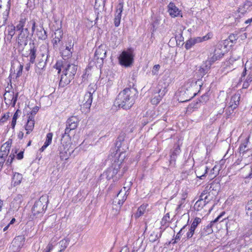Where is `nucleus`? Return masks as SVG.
<instances>
[{
  "label": "nucleus",
  "mask_w": 252,
  "mask_h": 252,
  "mask_svg": "<svg viewBox=\"0 0 252 252\" xmlns=\"http://www.w3.org/2000/svg\"><path fill=\"white\" fill-rule=\"evenodd\" d=\"M137 94V92L135 89L126 88L119 94L115 103L119 107L128 109L135 103Z\"/></svg>",
  "instance_id": "nucleus-1"
},
{
  "label": "nucleus",
  "mask_w": 252,
  "mask_h": 252,
  "mask_svg": "<svg viewBox=\"0 0 252 252\" xmlns=\"http://www.w3.org/2000/svg\"><path fill=\"white\" fill-rule=\"evenodd\" d=\"M122 163V161L120 160L114 159L112 165L108 167L101 176L103 177H105L108 180L113 179V181H118L122 176V174H118Z\"/></svg>",
  "instance_id": "nucleus-2"
},
{
  "label": "nucleus",
  "mask_w": 252,
  "mask_h": 252,
  "mask_svg": "<svg viewBox=\"0 0 252 252\" xmlns=\"http://www.w3.org/2000/svg\"><path fill=\"white\" fill-rule=\"evenodd\" d=\"M48 196L46 195L41 196L33 206L32 211V215L36 216L45 212L47 207Z\"/></svg>",
  "instance_id": "nucleus-3"
},
{
  "label": "nucleus",
  "mask_w": 252,
  "mask_h": 252,
  "mask_svg": "<svg viewBox=\"0 0 252 252\" xmlns=\"http://www.w3.org/2000/svg\"><path fill=\"white\" fill-rule=\"evenodd\" d=\"M10 0H0V19L4 24L7 18L10 8Z\"/></svg>",
  "instance_id": "nucleus-4"
},
{
  "label": "nucleus",
  "mask_w": 252,
  "mask_h": 252,
  "mask_svg": "<svg viewBox=\"0 0 252 252\" xmlns=\"http://www.w3.org/2000/svg\"><path fill=\"white\" fill-rule=\"evenodd\" d=\"M121 65L125 67L130 66L133 62V55L131 52L123 51L119 57Z\"/></svg>",
  "instance_id": "nucleus-5"
},
{
  "label": "nucleus",
  "mask_w": 252,
  "mask_h": 252,
  "mask_svg": "<svg viewBox=\"0 0 252 252\" xmlns=\"http://www.w3.org/2000/svg\"><path fill=\"white\" fill-rule=\"evenodd\" d=\"M79 119L77 116H71L66 121V128L63 138L68 137V133L71 130L75 129L78 126Z\"/></svg>",
  "instance_id": "nucleus-6"
},
{
  "label": "nucleus",
  "mask_w": 252,
  "mask_h": 252,
  "mask_svg": "<svg viewBox=\"0 0 252 252\" xmlns=\"http://www.w3.org/2000/svg\"><path fill=\"white\" fill-rule=\"evenodd\" d=\"M19 95L18 92L14 93L13 91H6L4 94V101L7 105L14 107Z\"/></svg>",
  "instance_id": "nucleus-7"
},
{
  "label": "nucleus",
  "mask_w": 252,
  "mask_h": 252,
  "mask_svg": "<svg viewBox=\"0 0 252 252\" xmlns=\"http://www.w3.org/2000/svg\"><path fill=\"white\" fill-rule=\"evenodd\" d=\"M220 216H219L213 221H211L207 225H204L201 227L199 231L198 237L202 238V239L206 236L213 233L212 225L214 223L218 221L220 219Z\"/></svg>",
  "instance_id": "nucleus-8"
},
{
  "label": "nucleus",
  "mask_w": 252,
  "mask_h": 252,
  "mask_svg": "<svg viewBox=\"0 0 252 252\" xmlns=\"http://www.w3.org/2000/svg\"><path fill=\"white\" fill-rule=\"evenodd\" d=\"M180 145L179 144H175L173 148L170 151V158L169 164L170 168L175 167L176 158L177 156L180 154Z\"/></svg>",
  "instance_id": "nucleus-9"
},
{
  "label": "nucleus",
  "mask_w": 252,
  "mask_h": 252,
  "mask_svg": "<svg viewBox=\"0 0 252 252\" xmlns=\"http://www.w3.org/2000/svg\"><path fill=\"white\" fill-rule=\"evenodd\" d=\"M63 70V73H65L74 78V76L76 73L77 66L74 64L64 63L62 66V68L59 69L58 73Z\"/></svg>",
  "instance_id": "nucleus-10"
},
{
  "label": "nucleus",
  "mask_w": 252,
  "mask_h": 252,
  "mask_svg": "<svg viewBox=\"0 0 252 252\" xmlns=\"http://www.w3.org/2000/svg\"><path fill=\"white\" fill-rule=\"evenodd\" d=\"M167 12L170 16L173 18L178 16L182 17V11L173 2H170L168 5Z\"/></svg>",
  "instance_id": "nucleus-11"
},
{
  "label": "nucleus",
  "mask_w": 252,
  "mask_h": 252,
  "mask_svg": "<svg viewBox=\"0 0 252 252\" xmlns=\"http://www.w3.org/2000/svg\"><path fill=\"white\" fill-rule=\"evenodd\" d=\"M158 92L156 93V94H158V95H156L151 100V102L153 104H158L167 92L166 87H163L160 88L159 84H158Z\"/></svg>",
  "instance_id": "nucleus-12"
},
{
  "label": "nucleus",
  "mask_w": 252,
  "mask_h": 252,
  "mask_svg": "<svg viewBox=\"0 0 252 252\" xmlns=\"http://www.w3.org/2000/svg\"><path fill=\"white\" fill-rule=\"evenodd\" d=\"M209 38V37L207 35L204 36L202 37H197L195 38H190L186 42L185 47L187 49H189L196 43H200L203 41L207 40Z\"/></svg>",
  "instance_id": "nucleus-13"
},
{
  "label": "nucleus",
  "mask_w": 252,
  "mask_h": 252,
  "mask_svg": "<svg viewBox=\"0 0 252 252\" xmlns=\"http://www.w3.org/2000/svg\"><path fill=\"white\" fill-rule=\"evenodd\" d=\"M28 31L27 29H25L24 30L21 31L17 39L18 44L22 47L26 46L28 43Z\"/></svg>",
  "instance_id": "nucleus-14"
},
{
  "label": "nucleus",
  "mask_w": 252,
  "mask_h": 252,
  "mask_svg": "<svg viewBox=\"0 0 252 252\" xmlns=\"http://www.w3.org/2000/svg\"><path fill=\"white\" fill-rule=\"evenodd\" d=\"M123 10V4L122 3H119L116 7L115 16L114 18V24L116 27H118L120 25Z\"/></svg>",
  "instance_id": "nucleus-15"
},
{
  "label": "nucleus",
  "mask_w": 252,
  "mask_h": 252,
  "mask_svg": "<svg viewBox=\"0 0 252 252\" xmlns=\"http://www.w3.org/2000/svg\"><path fill=\"white\" fill-rule=\"evenodd\" d=\"M116 147L117 149L115 155V159L117 160V158L124 153L128 147L126 143H116Z\"/></svg>",
  "instance_id": "nucleus-16"
},
{
  "label": "nucleus",
  "mask_w": 252,
  "mask_h": 252,
  "mask_svg": "<svg viewBox=\"0 0 252 252\" xmlns=\"http://www.w3.org/2000/svg\"><path fill=\"white\" fill-rule=\"evenodd\" d=\"M212 63L209 60H207L203 63L198 70V72L200 76L202 77L208 72Z\"/></svg>",
  "instance_id": "nucleus-17"
},
{
  "label": "nucleus",
  "mask_w": 252,
  "mask_h": 252,
  "mask_svg": "<svg viewBox=\"0 0 252 252\" xmlns=\"http://www.w3.org/2000/svg\"><path fill=\"white\" fill-rule=\"evenodd\" d=\"M105 47L101 45L95 50L94 54V59L96 60L100 59L101 61L106 57V51L105 49Z\"/></svg>",
  "instance_id": "nucleus-18"
},
{
  "label": "nucleus",
  "mask_w": 252,
  "mask_h": 252,
  "mask_svg": "<svg viewBox=\"0 0 252 252\" xmlns=\"http://www.w3.org/2000/svg\"><path fill=\"white\" fill-rule=\"evenodd\" d=\"M93 101V96L90 93L85 94L83 98L81 100V105H83L86 108H90Z\"/></svg>",
  "instance_id": "nucleus-19"
},
{
  "label": "nucleus",
  "mask_w": 252,
  "mask_h": 252,
  "mask_svg": "<svg viewBox=\"0 0 252 252\" xmlns=\"http://www.w3.org/2000/svg\"><path fill=\"white\" fill-rule=\"evenodd\" d=\"M224 53L221 51L220 49L217 48L215 50L213 54H211L208 59L212 63L222 58Z\"/></svg>",
  "instance_id": "nucleus-20"
},
{
  "label": "nucleus",
  "mask_w": 252,
  "mask_h": 252,
  "mask_svg": "<svg viewBox=\"0 0 252 252\" xmlns=\"http://www.w3.org/2000/svg\"><path fill=\"white\" fill-rule=\"evenodd\" d=\"M241 98V95L239 93L234 94L231 98V100L229 103V107L231 108L232 110L236 108L239 104V102Z\"/></svg>",
  "instance_id": "nucleus-21"
},
{
  "label": "nucleus",
  "mask_w": 252,
  "mask_h": 252,
  "mask_svg": "<svg viewBox=\"0 0 252 252\" xmlns=\"http://www.w3.org/2000/svg\"><path fill=\"white\" fill-rule=\"evenodd\" d=\"M248 143H242L240 145L239 148L240 153L243 154L242 161H243V163L244 164H245V165L247 164L246 161H245L246 159L245 158H243V157L244 156V154L249 152V151H250V150L251 148V146H250L248 145Z\"/></svg>",
  "instance_id": "nucleus-22"
},
{
  "label": "nucleus",
  "mask_w": 252,
  "mask_h": 252,
  "mask_svg": "<svg viewBox=\"0 0 252 252\" xmlns=\"http://www.w3.org/2000/svg\"><path fill=\"white\" fill-rule=\"evenodd\" d=\"M252 9V5L251 2L247 1L245 2L243 5L240 6L238 9V13L241 15H244L245 13L250 11Z\"/></svg>",
  "instance_id": "nucleus-23"
},
{
  "label": "nucleus",
  "mask_w": 252,
  "mask_h": 252,
  "mask_svg": "<svg viewBox=\"0 0 252 252\" xmlns=\"http://www.w3.org/2000/svg\"><path fill=\"white\" fill-rule=\"evenodd\" d=\"M200 197L201 198L206 204H208L213 200L214 195L211 192H208L207 189H205L201 193Z\"/></svg>",
  "instance_id": "nucleus-24"
},
{
  "label": "nucleus",
  "mask_w": 252,
  "mask_h": 252,
  "mask_svg": "<svg viewBox=\"0 0 252 252\" xmlns=\"http://www.w3.org/2000/svg\"><path fill=\"white\" fill-rule=\"evenodd\" d=\"M23 200V195L21 194H17L13 199V200L11 203V206H12L15 209H17L20 207Z\"/></svg>",
  "instance_id": "nucleus-25"
},
{
  "label": "nucleus",
  "mask_w": 252,
  "mask_h": 252,
  "mask_svg": "<svg viewBox=\"0 0 252 252\" xmlns=\"http://www.w3.org/2000/svg\"><path fill=\"white\" fill-rule=\"evenodd\" d=\"M12 143H4L0 147V155L7 158Z\"/></svg>",
  "instance_id": "nucleus-26"
},
{
  "label": "nucleus",
  "mask_w": 252,
  "mask_h": 252,
  "mask_svg": "<svg viewBox=\"0 0 252 252\" xmlns=\"http://www.w3.org/2000/svg\"><path fill=\"white\" fill-rule=\"evenodd\" d=\"M73 79V78L69 76L68 75H66L65 73H63V74L61 75L60 81L59 83L60 86L62 87H64L65 86L70 83Z\"/></svg>",
  "instance_id": "nucleus-27"
},
{
  "label": "nucleus",
  "mask_w": 252,
  "mask_h": 252,
  "mask_svg": "<svg viewBox=\"0 0 252 252\" xmlns=\"http://www.w3.org/2000/svg\"><path fill=\"white\" fill-rule=\"evenodd\" d=\"M208 168L206 166H200L195 170V174L197 178L203 179V177L205 176L207 173Z\"/></svg>",
  "instance_id": "nucleus-28"
},
{
  "label": "nucleus",
  "mask_w": 252,
  "mask_h": 252,
  "mask_svg": "<svg viewBox=\"0 0 252 252\" xmlns=\"http://www.w3.org/2000/svg\"><path fill=\"white\" fill-rule=\"evenodd\" d=\"M34 126V119L32 116H29L25 126V129L27 131V134H29L32 130Z\"/></svg>",
  "instance_id": "nucleus-29"
},
{
  "label": "nucleus",
  "mask_w": 252,
  "mask_h": 252,
  "mask_svg": "<svg viewBox=\"0 0 252 252\" xmlns=\"http://www.w3.org/2000/svg\"><path fill=\"white\" fill-rule=\"evenodd\" d=\"M22 179L23 176L21 174L15 172L12 178L11 184L14 187L18 186L20 184Z\"/></svg>",
  "instance_id": "nucleus-30"
},
{
  "label": "nucleus",
  "mask_w": 252,
  "mask_h": 252,
  "mask_svg": "<svg viewBox=\"0 0 252 252\" xmlns=\"http://www.w3.org/2000/svg\"><path fill=\"white\" fill-rule=\"evenodd\" d=\"M30 53L29 55V61L30 63H33L35 62V60L36 58V49L33 43L32 45L30 44Z\"/></svg>",
  "instance_id": "nucleus-31"
},
{
  "label": "nucleus",
  "mask_w": 252,
  "mask_h": 252,
  "mask_svg": "<svg viewBox=\"0 0 252 252\" xmlns=\"http://www.w3.org/2000/svg\"><path fill=\"white\" fill-rule=\"evenodd\" d=\"M55 38L53 39V43L54 45H57L63 38V32L61 30H57L55 32Z\"/></svg>",
  "instance_id": "nucleus-32"
},
{
  "label": "nucleus",
  "mask_w": 252,
  "mask_h": 252,
  "mask_svg": "<svg viewBox=\"0 0 252 252\" xmlns=\"http://www.w3.org/2000/svg\"><path fill=\"white\" fill-rule=\"evenodd\" d=\"M73 149H66V151H60V156L62 160H67L69 158V156L73 152Z\"/></svg>",
  "instance_id": "nucleus-33"
},
{
  "label": "nucleus",
  "mask_w": 252,
  "mask_h": 252,
  "mask_svg": "<svg viewBox=\"0 0 252 252\" xmlns=\"http://www.w3.org/2000/svg\"><path fill=\"white\" fill-rule=\"evenodd\" d=\"M207 204L202 200V199L199 197L198 200H197L194 205V208L195 210L198 211L201 210Z\"/></svg>",
  "instance_id": "nucleus-34"
},
{
  "label": "nucleus",
  "mask_w": 252,
  "mask_h": 252,
  "mask_svg": "<svg viewBox=\"0 0 252 252\" xmlns=\"http://www.w3.org/2000/svg\"><path fill=\"white\" fill-rule=\"evenodd\" d=\"M48 58V56L47 55L45 59L42 60V61H39L38 63L36 65V71H38L39 73H41V71L44 69L46 65V62L44 61V60L46 61Z\"/></svg>",
  "instance_id": "nucleus-35"
},
{
  "label": "nucleus",
  "mask_w": 252,
  "mask_h": 252,
  "mask_svg": "<svg viewBox=\"0 0 252 252\" xmlns=\"http://www.w3.org/2000/svg\"><path fill=\"white\" fill-rule=\"evenodd\" d=\"M36 34L38 38L42 40L46 39L47 36L45 31L42 28L37 30Z\"/></svg>",
  "instance_id": "nucleus-36"
},
{
  "label": "nucleus",
  "mask_w": 252,
  "mask_h": 252,
  "mask_svg": "<svg viewBox=\"0 0 252 252\" xmlns=\"http://www.w3.org/2000/svg\"><path fill=\"white\" fill-rule=\"evenodd\" d=\"M161 232H160V234L158 235V232L153 231L150 234V235L149 236V240L151 242H155L159 239V238L161 236Z\"/></svg>",
  "instance_id": "nucleus-37"
},
{
  "label": "nucleus",
  "mask_w": 252,
  "mask_h": 252,
  "mask_svg": "<svg viewBox=\"0 0 252 252\" xmlns=\"http://www.w3.org/2000/svg\"><path fill=\"white\" fill-rule=\"evenodd\" d=\"M15 27L13 25H8L6 28V32H7L8 35L12 38V36L15 34Z\"/></svg>",
  "instance_id": "nucleus-38"
},
{
  "label": "nucleus",
  "mask_w": 252,
  "mask_h": 252,
  "mask_svg": "<svg viewBox=\"0 0 252 252\" xmlns=\"http://www.w3.org/2000/svg\"><path fill=\"white\" fill-rule=\"evenodd\" d=\"M147 207V204H143L141 205L137 210V212L135 215L136 217L139 218L143 215L145 212Z\"/></svg>",
  "instance_id": "nucleus-39"
},
{
  "label": "nucleus",
  "mask_w": 252,
  "mask_h": 252,
  "mask_svg": "<svg viewBox=\"0 0 252 252\" xmlns=\"http://www.w3.org/2000/svg\"><path fill=\"white\" fill-rule=\"evenodd\" d=\"M69 242L70 239L67 237L64 238L63 239L61 240L59 243L61 247V250H63V251H64L67 247Z\"/></svg>",
  "instance_id": "nucleus-40"
},
{
  "label": "nucleus",
  "mask_w": 252,
  "mask_h": 252,
  "mask_svg": "<svg viewBox=\"0 0 252 252\" xmlns=\"http://www.w3.org/2000/svg\"><path fill=\"white\" fill-rule=\"evenodd\" d=\"M246 214L251 216L252 220V199L248 202L246 206Z\"/></svg>",
  "instance_id": "nucleus-41"
},
{
  "label": "nucleus",
  "mask_w": 252,
  "mask_h": 252,
  "mask_svg": "<svg viewBox=\"0 0 252 252\" xmlns=\"http://www.w3.org/2000/svg\"><path fill=\"white\" fill-rule=\"evenodd\" d=\"M71 143H61V145L59 147V150L61 151H65L66 149H73L71 147Z\"/></svg>",
  "instance_id": "nucleus-42"
},
{
  "label": "nucleus",
  "mask_w": 252,
  "mask_h": 252,
  "mask_svg": "<svg viewBox=\"0 0 252 252\" xmlns=\"http://www.w3.org/2000/svg\"><path fill=\"white\" fill-rule=\"evenodd\" d=\"M201 222V219L199 218L196 217L193 220L189 228L196 230L197 226Z\"/></svg>",
  "instance_id": "nucleus-43"
},
{
  "label": "nucleus",
  "mask_w": 252,
  "mask_h": 252,
  "mask_svg": "<svg viewBox=\"0 0 252 252\" xmlns=\"http://www.w3.org/2000/svg\"><path fill=\"white\" fill-rule=\"evenodd\" d=\"M195 229L189 228L188 232L186 234V237L188 240H191L193 239L194 235L195 232Z\"/></svg>",
  "instance_id": "nucleus-44"
},
{
  "label": "nucleus",
  "mask_w": 252,
  "mask_h": 252,
  "mask_svg": "<svg viewBox=\"0 0 252 252\" xmlns=\"http://www.w3.org/2000/svg\"><path fill=\"white\" fill-rule=\"evenodd\" d=\"M186 227H187V225H185L180 229L179 232L177 234L176 238H175V240H174V242H172V244L176 243V240H180V237H181V235L183 234V232H184V230H185V229L186 228Z\"/></svg>",
  "instance_id": "nucleus-45"
},
{
  "label": "nucleus",
  "mask_w": 252,
  "mask_h": 252,
  "mask_svg": "<svg viewBox=\"0 0 252 252\" xmlns=\"http://www.w3.org/2000/svg\"><path fill=\"white\" fill-rule=\"evenodd\" d=\"M26 20L25 19H22L20 21L19 24L16 26V29L18 31H22L24 30L25 29H23L25 24Z\"/></svg>",
  "instance_id": "nucleus-46"
},
{
  "label": "nucleus",
  "mask_w": 252,
  "mask_h": 252,
  "mask_svg": "<svg viewBox=\"0 0 252 252\" xmlns=\"http://www.w3.org/2000/svg\"><path fill=\"white\" fill-rule=\"evenodd\" d=\"M169 219H170L169 214V213L166 214L163 216V217L162 218V219L161 220V225H163V226L165 225L166 223L167 222L169 221Z\"/></svg>",
  "instance_id": "nucleus-47"
},
{
  "label": "nucleus",
  "mask_w": 252,
  "mask_h": 252,
  "mask_svg": "<svg viewBox=\"0 0 252 252\" xmlns=\"http://www.w3.org/2000/svg\"><path fill=\"white\" fill-rule=\"evenodd\" d=\"M15 158V155L14 154H11L9 157H8L7 159L6 158V162H5V165L7 166H9L12 163L13 159Z\"/></svg>",
  "instance_id": "nucleus-48"
},
{
  "label": "nucleus",
  "mask_w": 252,
  "mask_h": 252,
  "mask_svg": "<svg viewBox=\"0 0 252 252\" xmlns=\"http://www.w3.org/2000/svg\"><path fill=\"white\" fill-rule=\"evenodd\" d=\"M95 85H90L88 87V91L86 93H90L92 96H93V94L95 92Z\"/></svg>",
  "instance_id": "nucleus-49"
},
{
  "label": "nucleus",
  "mask_w": 252,
  "mask_h": 252,
  "mask_svg": "<svg viewBox=\"0 0 252 252\" xmlns=\"http://www.w3.org/2000/svg\"><path fill=\"white\" fill-rule=\"evenodd\" d=\"M18 118L17 111L14 114L12 120L11 122V126L12 128H14L16 124V121Z\"/></svg>",
  "instance_id": "nucleus-50"
},
{
  "label": "nucleus",
  "mask_w": 252,
  "mask_h": 252,
  "mask_svg": "<svg viewBox=\"0 0 252 252\" xmlns=\"http://www.w3.org/2000/svg\"><path fill=\"white\" fill-rule=\"evenodd\" d=\"M7 158L3 157V156L0 155V171L1 170L3 164L6 162V158Z\"/></svg>",
  "instance_id": "nucleus-51"
},
{
  "label": "nucleus",
  "mask_w": 252,
  "mask_h": 252,
  "mask_svg": "<svg viewBox=\"0 0 252 252\" xmlns=\"http://www.w3.org/2000/svg\"><path fill=\"white\" fill-rule=\"evenodd\" d=\"M159 68L160 66L159 64H156L154 65L152 71V74L153 75L158 74Z\"/></svg>",
  "instance_id": "nucleus-52"
},
{
  "label": "nucleus",
  "mask_w": 252,
  "mask_h": 252,
  "mask_svg": "<svg viewBox=\"0 0 252 252\" xmlns=\"http://www.w3.org/2000/svg\"><path fill=\"white\" fill-rule=\"evenodd\" d=\"M9 117V113L4 114L0 119V123L3 124L5 122Z\"/></svg>",
  "instance_id": "nucleus-53"
},
{
  "label": "nucleus",
  "mask_w": 252,
  "mask_h": 252,
  "mask_svg": "<svg viewBox=\"0 0 252 252\" xmlns=\"http://www.w3.org/2000/svg\"><path fill=\"white\" fill-rule=\"evenodd\" d=\"M72 51H67V50H63L62 52V56L63 57H66L67 58L71 56Z\"/></svg>",
  "instance_id": "nucleus-54"
},
{
  "label": "nucleus",
  "mask_w": 252,
  "mask_h": 252,
  "mask_svg": "<svg viewBox=\"0 0 252 252\" xmlns=\"http://www.w3.org/2000/svg\"><path fill=\"white\" fill-rule=\"evenodd\" d=\"M126 199V194L123 196V198L122 199H119L117 201L116 200L114 201V202L117 203L118 204L120 205V206H121V205L123 204V203L125 202V201Z\"/></svg>",
  "instance_id": "nucleus-55"
},
{
  "label": "nucleus",
  "mask_w": 252,
  "mask_h": 252,
  "mask_svg": "<svg viewBox=\"0 0 252 252\" xmlns=\"http://www.w3.org/2000/svg\"><path fill=\"white\" fill-rule=\"evenodd\" d=\"M199 235V231L198 232L197 230H195V234L194 235V236L193 237V241H199V240H200L201 239H202V238H199L198 237V236Z\"/></svg>",
  "instance_id": "nucleus-56"
},
{
  "label": "nucleus",
  "mask_w": 252,
  "mask_h": 252,
  "mask_svg": "<svg viewBox=\"0 0 252 252\" xmlns=\"http://www.w3.org/2000/svg\"><path fill=\"white\" fill-rule=\"evenodd\" d=\"M53 248V245L52 243H49L45 250V252H50Z\"/></svg>",
  "instance_id": "nucleus-57"
},
{
  "label": "nucleus",
  "mask_w": 252,
  "mask_h": 252,
  "mask_svg": "<svg viewBox=\"0 0 252 252\" xmlns=\"http://www.w3.org/2000/svg\"><path fill=\"white\" fill-rule=\"evenodd\" d=\"M53 137L52 133H48L46 135V142H51Z\"/></svg>",
  "instance_id": "nucleus-58"
},
{
  "label": "nucleus",
  "mask_w": 252,
  "mask_h": 252,
  "mask_svg": "<svg viewBox=\"0 0 252 252\" xmlns=\"http://www.w3.org/2000/svg\"><path fill=\"white\" fill-rule=\"evenodd\" d=\"M38 110V108L37 107L33 108L31 112V115L30 116H32L34 118V116L37 112Z\"/></svg>",
  "instance_id": "nucleus-59"
},
{
  "label": "nucleus",
  "mask_w": 252,
  "mask_h": 252,
  "mask_svg": "<svg viewBox=\"0 0 252 252\" xmlns=\"http://www.w3.org/2000/svg\"><path fill=\"white\" fill-rule=\"evenodd\" d=\"M73 46V44H72L71 40L70 39V42L69 46H66L65 49H64V50H67V51H72V52Z\"/></svg>",
  "instance_id": "nucleus-60"
},
{
  "label": "nucleus",
  "mask_w": 252,
  "mask_h": 252,
  "mask_svg": "<svg viewBox=\"0 0 252 252\" xmlns=\"http://www.w3.org/2000/svg\"><path fill=\"white\" fill-rule=\"evenodd\" d=\"M51 143H45V144L39 149L40 152H42Z\"/></svg>",
  "instance_id": "nucleus-61"
},
{
  "label": "nucleus",
  "mask_w": 252,
  "mask_h": 252,
  "mask_svg": "<svg viewBox=\"0 0 252 252\" xmlns=\"http://www.w3.org/2000/svg\"><path fill=\"white\" fill-rule=\"evenodd\" d=\"M23 154H24V152L23 151H21L17 155V158L18 159H22L24 156H23Z\"/></svg>",
  "instance_id": "nucleus-62"
},
{
  "label": "nucleus",
  "mask_w": 252,
  "mask_h": 252,
  "mask_svg": "<svg viewBox=\"0 0 252 252\" xmlns=\"http://www.w3.org/2000/svg\"><path fill=\"white\" fill-rule=\"evenodd\" d=\"M246 67L244 69V70L243 71V73H242V76H241V81H242L243 80H244L245 79V77L246 75Z\"/></svg>",
  "instance_id": "nucleus-63"
},
{
  "label": "nucleus",
  "mask_w": 252,
  "mask_h": 252,
  "mask_svg": "<svg viewBox=\"0 0 252 252\" xmlns=\"http://www.w3.org/2000/svg\"><path fill=\"white\" fill-rule=\"evenodd\" d=\"M246 82H247L249 84H250L252 81V75H249L246 79L245 80Z\"/></svg>",
  "instance_id": "nucleus-64"
}]
</instances>
